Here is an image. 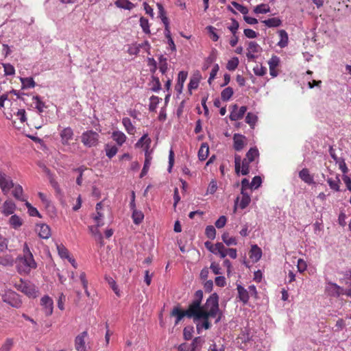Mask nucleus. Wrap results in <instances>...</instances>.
<instances>
[{"mask_svg":"<svg viewBox=\"0 0 351 351\" xmlns=\"http://www.w3.org/2000/svg\"><path fill=\"white\" fill-rule=\"evenodd\" d=\"M0 265L7 267L14 265V260L10 256H0Z\"/></svg>","mask_w":351,"mask_h":351,"instance_id":"obj_51","label":"nucleus"},{"mask_svg":"<svg viewBox=\"0 0 351 351\" xmlns=\"http://www.w3.org/2000/svg\"><path fill=\"white\" fill-rule=\"evenodd\" d=\"M23 88H34L36 86V83L32 77H25L21 78Z\"/></svg>","mask_w":351,"mask_h":351,"instance_id":"obj_44","label":"nucleus"},{"mask_svg":"<svg viewBox=\"0 0 351 351\" xmlns=\"http://www.w3.org/2000/svg\"><path fill=\"white\" fill-rule=\"evenodd\" d=\"M80 138L82 143L87 147H96L99 144V134L93 130L84 132Z\"/></svg>","mask_w":351,"mask_h":351,"instance_id":"obj_6","label":"nucleus"},{"mask_svg":"<svg viewBox=\"0 0 351 351\" xmlns=\"http://www.w3.org/2000/svg\"><path fill=\"white\" fill-rule=\"evenodd\" d=\"M14 189L12 191L13 196L18 200L21 202H27L25 199L23 197V190L20 184H14Z\"/></svg>","mask_w":351,"mask_h":351,"instance_id":"obj_24","label":"nucleus"},{"mask_svg":"<svg viewBox=\"0 0 351 351\" xmlns=\"http://www.w3.org/2000/svg\"><path fill=\"white\" fill-rule=\"evenodd\" d=\"M140 25L145 34H150L149 21L145 17L140 19Z\"/></svg>","mask_w":351,"mask_h":351,"instance_id":"obj_53","label":"nucleus"},{"mask_svg":"<svg viewBox=\"0 0 351 351\" xmlns=\"http://www.w3.org/2000/svg\"><path fill=\"white\" fill-rule=\"evenodd\" d=\"M13 345L12 339H7L1 348V351H10Z\"/></svg>","mask_w":351,"mask_h":351,"instance_id":"obj_64","label":"nucleus"},{"mask_svg":"<svg viewBox=\"0 0 351 351\" xmlns=\"http://www.w3.org/2000/svg\"><path fill=\"white\" fill-rule=\"evenodd\" d=\"M217 189V182L215 180H212L208 184L207 189V193L214 194Z\"/></svg>","mask_w":351,"mask_h":351,"instance_id":"obj_63","label":"nucleus"},{"mask_svg":"<svg viewBox=\"0 0 351 351\" xmlns=\"http://www.w3.org/2000/svg\"><path fill=\"white\" fill-rule=\"evenodd\" d=\"M87 335L88 332L86 331H84L75 337V348L77 351H85V338Z\"/></svg>","mask_w":351,"mask_h":351,"instance_id":"obj_10","label":"nucleus"},{"mask_svg":"<svg viewBox=\"0 0 351 351\" xmlns=\"http://www.w3.org/2000/svg\"><path fill=\"white\" fill-rule=\"evenodd\" d=\"M105 151H106V156L109 158H112L117 154V153L118 152V149L115 145H110L108 144L106 145Z\"/></svg>","mask_w":351,"mask_h":351,"instance_id":"obj_42","label":"nucleus"},{"mask_svg":"<svg viewBox=\"0 0 351 351\" xmlns=\"http://www.w3.org/2000/svg\"><path fill=\"white\" fill-rule=\"evenodd\" d=\"M187 78V73L185 71H180L178 73V82L175 86V90L179 94L182 91L184 83Z\"/></svg>","mask_w":351,"mask_h":351,"instance_id":"obj_16","label":"nucleus"},{"mask_svg":"<svg viewBox=\"0 0 351 351\" xmlns=\"http://www.w3.org/2000/svg\"><path fill=\"white\" fill-rule=\"evenodd\" d=\"M261 249L258 247L256 245H252L250 252V258L252 259L253 261L257 262L261 259Z\"/></svg>","mask_w":351,"mask_h":351,"instance_id":"obj_20","label":"nucleus"},{"mask_svg":"<svg viewBox=\"0 0 351 351\" xmlns=\"http://www.w3.org/2000/svg\"><path fill=\"white\" fill-rule=\"evenodd\" d=\"M270 11L269 6L267 4L261 3L255 7L254 12L256 14H266Z\"/></svg>","mask_w":351,"mask_h":351,"instance_id":"obj_46","label":"nucleus"},{"mask_svg":"<svg viewBox=\"0 0 351 351\" xmlns=\"http://www.w3.org/2000/svg\"><path fill=\"white\" fill-rule=\"evenodd\" d=\"M122 123L123 125H124L126 131L129 133V134H133L135 131V128L134 126L132 125V121L130 120V118L128 117H124L123 119H122Z\"/></svg>","mask_w":351,"mask_h":351,"instance_id":"obj_39","label":"nucleus"},{"mask_svg":"<svg viewBox=\"0 0 351 351\" xmlns=\"http://www.w3.org/2000/svg\"><path fill=\"white\" fill-rule=\"evenodd\" d=\"M40 305L43 306V310L46 316H49L53 313V302L49 296L44 295L40 299Z\"/></svg>","mask_w":351,"mask_h":351,"instance_id":"obj_8","label":"nucleus"},{"mask_svg":"<svg viewBox=\"0 0 351 351\" xmlns=\"http://www.w3.org/2000/svg\"><path fill=\"white\" fill-rule=\"evenodd\" d=\"M14 287L29 298H35L38 295V289L31 282L21 279L19 282L14 284Z\"/></svg>","mask_w":351,"mask_h":351,"instance_id":"obj_3","label":"nucleus"},{"mask_svg":"<svg viewBox=\"0 0 351 351\" xmlns=\"http://www.w3.org/2000/svg\"><path fill=\"white\" fill-rule=\"evenodd\" d=\"M262 22L268 27H277L282 24V21L278 18H271Z\"/></svg>","mask_w":351,"mask_h":351,"instance_id":"obj_31","label":"nucleus"},{"mask_svg":"<svg viewBox=\"0 0 351 351\" xmlns=\"http://www.w3.org/2000/svg\"><path fill=\"white\" fill-rule=\"evenodd\" d=\"M278 33L280 40L278 42V45L281 48L285 47L288 44V34L284 29L280 30Z\"/></svg>","mask_w":351,"mask_h":351,"instance_id":"obj_33","label":"nucleus"},{"mask_svg":"<svg viewBox=\"0 0 351 351\" xmlns=\"http://www.w3.org/2000/svg\"><path fill=\"white\" fill-rule=\"evenodd\" d=\"M237 289L238 291V298L240 301H241L244 304H246L248 302L250 295L249 293H247V289H245L241 285H238L237 287Z\"/></svg>","mask_w":351,"mask_h":351,"instance_id":"obj_19","label":"nucleus"},{"mask_svg":"<svg viewBox=\"0 0 351 351\" xmlns=\"http://www.w3.org/2000/svg\"><path fill=\"white\" fill-rule=\"evenodd\" d=\"M239 63V58L237 57H234L228 60L226 65V69L229 71H234L237 68Z\"/></svg>","mask_w":351,"mask_h":351,"instance_id":"obj_47","label":"nucleus"},{"mask_svg":"<svg viewBox=\"0 0 351 351\" xmlns=\"http://www.w3.org/2000/svg\"><path fill=\"white\" fill-rule=\"evenodd\" d=\"M335 162L339 165V169L343 173H346L348 171V169L343 158H339L337 160L335 161Z\"/></svg>","mask_w":351,"mask_h":351,"instance_id":"obj_61","label":"nucleus"},{"mask_svg":"<svg viewBox=\"0 0 351 351\" xmlns=\"http://www.w3.org/2000/svg\"><path fill=\"white\" fill-rule=\"evenodd\" d=\"M247 50V51L255 53L261 52L262 48L257 43L254 41H250L248 44Z\"/></svg>","mask_w":351,"mask_h":351,"instance_id":"obj_43","label":"nucleus"},{"mask_svg":"<svg viewBox=\"0 0 351 351\" xmlns=\"http://www.w3.org/2000/svg\"><path fill=\"white\" fill-rule=\"evenodd\" d=\"M16 204L12 200H6L1 208V212L5 215L8 216L13 214L16 210Z\"/></svg>","mask_w":351,"mask_h":351,"instance_id":"obj_11","label":"nucleus"},{"mask_svg":"<svg viewBox=\"0 0 351 351\" xmlns=\"http://www.w3.org/2000/svg\"><path fill=\"white\" fill-rule=\"evenodd\" d=\"M145 158L144 166H143V168L140 174L141 178H143L147 173L149 168L151 165V161L152 159V157L151 156V152L147 150V149H145Z\"/></svg>","mask_w":351,"mask_h":351,"instance_id":"obj_15","label":"nucleus"},{"mask_svg":"<svg viewBox=\"0 0 351 351\" xmlns=\"http://www.w3.org/2000/svg\"><path fill=\"white\" fill-rule=\"evenodd\" d=\"M206 29L208 30V33L210 34V38L213 41H217L219 39V36L216 33V28L209 25L206 27Z\"/></svg>","mask_w":351,"mask_h":351,"instance_id":"obj_60","label":"nucleus"},{"mask_svg":"<svg viewBox=\"0 0 351 351\" xmlns=\"http://www.w3.org/2000/svg\"><path fill=\"white\" fill-rule=\"evenodd\" d=\"M57 250L60 256L62 258H69V252L68 250L62 245H57Z\"/></svg>","mask_w":351,"mask_h":351,"instance_id":"obj_49","label":"nucleus"},{"mask_svg":"<svg viewBox=\"0 0 351 351\" xmlns=\"http://www.w3.org/2000/svg\"><path fill=\"white\" fill-rule=\"evenodd\" d=\"M145 141V150L147 149V150H149V147H150V143H151V139L149 138H148V135L147 134H144L138 141V142L136 143V147H143L144 145H143V142Z\"/></svg>","mask_w":351,"mask_h":351,"instance_id":"obj_35","label":"nucleus"},{"mask_svg":"<svg viewBox=\"0 0 351 351\" xmlns=\"http://www.w3.org/2000/svg\"><path fill=\"white\" fill-rule=\"evenodd\" d=\"M327 182L331 189L335 191H339V184L341 181L338 176H336L335 180L331 178H328L327 179Z\"/></svg>","mask_w":351,"mask_h":351,"instance_id":"obj_32","label":"nucleus"},{"mask_svg":"<svg viewBox=\"0 0 351 351\" xmlns=\"http://www.w3.org/2000/svg\"><path fill=\"white\" fill-rule=\"evenodd\" d=\"M254 73L257 76H263L267 73V68L261 65H256L253 69Z\"/></svg>","mask_w":351,"mask_h":351,"instance_id":"obj_57","label":"nucleus"},{"mask_svg":"<svg viewBox=\"0 0 351 351\" xmlns=\"http://www.w3.org/2000/svg\"><path fill=\"white\" fill-rule=\"evenodd\" d=\"M209 153V147L207 143H204L202 144L199 152H198V158L201 161L205 160Z\"/></svg>","mask_w":351,"mask_h":351,"instance_id":"obj_23","label":"nucleus"},{"mask_svg":"<svg viewBox=\"0 0 351 351\" xmlns=\"http://www.w3.org/2000/svg\"><path fill=\"white\" fill-rule=\"evenodd\" d=\"M171 316L176 317L175 325H177L184 317H186V314L185 311H182L180 306H177L172 309Z\"/></svg>","mask_w":351,"mask_h":351,"instance_id":"obj_18","label":"nucleus"},{"mask_svg":"<svg viewBox=\"0 0 351 351\" xmlns=\"http://www.w3.org/2000/svg\"><path fill=\"white\" fill-rule=\"evenodd\" d=\"M258 150L256 147H252L246 153L245 158L248 162H253L255 158L258 156Z\"/></svg>","mask_w":351,"mask_h":351,"instance_id":"obj_36","label":"nucleus"},{"mask_svg":"<svg viewBox=\"0 0 351 351\" xmlns=\"http://www.w3.org/2000/svg\"><path fill=\"white\" fill-rule=\"evenodd\" d=\"M90 233L95 237V239L99 241L101 245H104L103 243V236L100 231L99 230V228L97 227H95V226H90L88 227Z\"/></svg>","mask_w":351,"mask_h":351,"instance_id":"obj_34","label":"nucleus"},{"mask_svg":"<svg viewBox=\"0 0 351 351\" xmlns=\"http://www.w3.org/2000/svg\"><path fill=\"white\" fill-rule=\"evenodd\" d=\"M5 75H14L15 74L14 67L9 63L3 64Z\"/></svg>","mask_w":351,"mask_h":351,"instance_id":"obj_55","label":"nucleus"},{"mask_svg":"<svg viewBox=\"0 0 351 351\" xmlns=\"http://www.w3.org/2000/svg\"><path fill=\"white\" fill-rule=\"evenodd\" d=\"M149 100L150 103L149 105V110L150 112H154L156 111L157 106L161 100V98L158 97V96L152 95L149 98Z\"/></svg>","mask_w":351,"mask_h":351,"instance_id":"obj_41","label":"nucleus"},{"mask_svg":"<svg viewBox=\"0 0 351 351\" xmlns=\"http://www.w3.org/2000/svg\"><path fill=\"white\" fill-rule=\"evenodd\" d=\"M158 60L160 71L162 74H165L168 69L167 60L163 55H161L159 57Z\"/></svg>","mask_w":351,"mask_h":351,"instance_id":"obj_40","label":"nucleus"},{"mask_svg":"<svg viewBox=\"0 0 351 351\" xmlns=\"http://www.w3.org/2000/svg\"><path fill=\"white\" fill-rule=\"evenodd\" d=\"M16 268L19 273L28 274L32 269H35L37 266L33 255L29 256H19L16 260Z\"/></svg>","mask_w":351,"mask_h":351,"instance_id":"obj_2","label":"nucleus"},{"mask_svg":"<svg viewBox=\"0 0 351 351\" xmlns=\"http://www.w3.org/2000/svg\"><path fill=\"white\" fill-rule=\"evenodd\" d=\"M1 298L3 302L7 303L13 308H19L23 304L21 295L12 290L5 291L1 295Z\"/></svg>","mask_w":351,"mask_h":351,"instance_id":"obj_5","label":"nucleus"},{"mask_svg":"<svg viewBox=\"0 0 351 351\" xmlns=\"http://www.w3.org/2000/svg\"><path fill=\"white\" fill-rule=\"evenodd\" d=\"M14 187V182L10 176L0 171V188L4 195H7L10 190Z\"/></svg>","mask_w":351,"mask_h":351,"instance_id":"obj_7","label":"nucleus"},{"mask_svg":"<svg viewBox=\"0 0 351 351\" xmlns=\"http://www.w3.org/2000/svg\"><path fill=\"white\" fill-rule=\"evenodd\" d=\"M34 101L35 108L38 110L39 113H42L46 108L45 103L41 100L40 97L38 95L33 97Z\"/></svg>","mask_w":351,"mask_h":351,"instance_id":"obj_37","label":"nucleus"},{"mask_svg":"<svg viewBox=\"0 0 351 351\" xmlns=\"http://www.w3.org/2000/svg\"><path fill=\"white\" fill-rule=\"evenodd\" d=\"M61 141L63 145H68L69 141L73 137V131L70 127L64 128L60 133Z\"/></svg>","mask_w":351,"mask_h":351,"instance_id":"obj_14","label":"nucleus"},{"mask_svg":"<svg viewBox=\"0 0 351 351\" xmlns=\"http://www.w3.org/2000/svg\"><path fill=\"white\" fill-rule=\"evenodd\" d=\"M232 5L244 15H246L248 13V9L243 5H241L236 1H232Z\"/></svg>","mask_w":351,"mask_h":351,"instance_id":"obj_62","label":"nucleus"},{"mask_svg":"<svg viewBox=\"0 0 351 351\" xmlns=\"http://www.w3.org/2000/svg\"><path fill=\"white\" fill-rule=\"evenodd\" d=\"M204 339L202 337H195L192 343L189 345L190 347V351H196L199 349V348H201L203 343H204Z\"/></svg>","mask_w":351,"mask_h":351,"instance_id":"obj_27","label":"nucleus"},{"mask_svg":"<svg viewBox=\"0 0 351 351\" xmlns=\"http://www.w3.org/2000/svg\"><path fill=\"white\" fill-rule=\"evenodd\" d=\"M234 93L233 89L231 87L224 88L221 93L222 100L228 101Z\"/></svg>","mask_w":351,"mask_h":351,"instance_id":"obj_45","label":"nucleus"},{"mask_svg":"<svg viewBox=\"0 0 351 351\" xmlns=\"http://www.w3.org/2000/svg\"><path fill=\"white\" fill-rule=\"evenodd\" d=\"M250 162H248V160H247L246 158H244L242 160L241 164V170L240 169V172L241 173L242 175L246 176L250 173Z\"/></svg>","mask_w":351,"mask_h":351,"instance_id":"obj_50","label":"nucleus"},{"mask_svg":"<svg viewBox=\"0 0 351 351\" xmlns=\"http://www.w3.org/2000/svg\"><path fill=\"white\" fill-rule=\"evenodd\" d=\"M132 217L134 223L138 225L143 221L144 219V214L141 210H135L132 211Z\"/></svg>","mask_w":351,"mask_h":351,"instance_id":"obj_38","label":"nucleus"},{"mask_svg":"<svg viewBox=\"0 0 351 351\" xmlns=\"http://www.w3.org/2000/svg\"><path fill=\"white\" fill-rule=\"evenodd\" d=\"M215 249L214 254H219L222 258L227 256L228 248H226L222 243H217Z\"/></svg>","mask_w":351,"mask_h":351,"instance_id":"obj_25","label":"nucleus"},{"mask_svg":"<svg viewBox=\"0 0 351 351\" xmlns=\"http://www.w3.org/2000/svg\"><path fill=\"white\" fill-rule=\"evenodd\" d=\"M203 307L204 317H216L215 323L219 322L223 317V313L219 306V296L216 293H212L206 300Z\"/></svg>","mask_w":351,"mask_h":351,"instance_id":"obj_1","label":"nucleus"},{"mask_svg":"<svg viewBox=\"0 0 351 351\" xmlns=\"http://www.w3.org/2000/svg\"><path fill=\"white\" fill-rule=\"evenodd\" d=\"M233 110L230 112V119L232 121H237L243 118L245 112L247 111L246 106H241L237 110V106L235 104L233 106Z\"/></svg>","mask_w":351,"mask_h":351,"instance_id":"obj_13","label":"nucleus"},{"mask_svg":"<svg viewBox=\"0 0 351 351\" xmlns=\"http://www.w3.org/2000/svg\"><path fill=\"white\" fill-rule=\"evenodd\" d=\"M234 149L236 151H241L246 145V138L240 134H234L233 136Z\"/></svg>","mask_w":351,"mask_h":351,"instance_id":"obj_12","label":"nucleus"},{"mask_svg":"<svg viewBox=\"0 0 351 351\" xmlns=\"http://www.w3.org/2000/svg\"><path fill=\"white\" fill-rule=\"evenodd\" d=\"M115 5L120 8L130 10L134 8V5L129 0H117Z\"/></svg>","mask_w":351,"mask_h":351,"instance_id":"obj_28","label":"nucleus"},{"mask_svg":"<svg viewBox=\"0 0 351 351\" xmlns=\"http://www.w3.org/2000/svg\"><path fill=\"white\" fill-rule=\"evenodd\" d=\"M9 223L13 228L18 229L22 226L23 221L18 215H13L9 219Z\"/></svg>","mask_w":351,"mask_h":351,"instance_id":"obj_30","label":"nucleus"},{"mask_svg":"<svg viewBox=\"0 0 351 351\" xmlns=\"http://www.w3.org/2000/svg\"><path fill=\"white\" fill-rule=\"evenodd\" d=\"M188 318H193L194 322L200 321L201 317H204V311L203 307L198 302L192 301L185 311Z\"/></svg>","mask_w":351,"mask_h":351,"instance_id":"obj_4","label":"nucleus"},{"mask_svg":"<svg viewBox=\"0 0 351 351\" xmlns=\"http://www.w3.org/2000/svg\"><path fill=\"white\" fill-rule=\"evenodd\" d=\"M343 291L342 287L331 282H328L326 287V291L329 295L332 297H339L341 294H343Z\"/></svg>","mask_w":351,"mask_h":351,"instance_id":"obj_9","label":"nucleus"},{"mask_svg":"<svg viewBox=\"0 0 351 351\" xmlns=\"http://www.w3.org/2000/svg\"><path fill=\"white\" fill-rule=\"evenodd\" d=\"M257 117L255 114L251 112L247 114L245 117V122L248 123L251 127H253L255 125Z\"/></svg>","mask_w":351,"mask_h":351,"instance_id":"obj_56","label":"nucleus"},{"mask_svg":"<svg viewBox=\"0 0 351 351\" xmlns=\"http://www.w3.org/2000/svg\"><path fill=\"white\" fill-rule=\"evenodd\" d=\"M299 177L306 183L307 184H312L314 182L313 181V177L311 176L309 173V171L308 169H302L299 172Z\"/></svg>","mask_w":351,"mask_h":351,"instance_id":"obj_22","label":"nucleus"},{"mask_svg":"<svg viewBox=\"0 0 351 351\" xmlns=\"http://www.w3.org/2000/svg\"><path fill=\"white\" fill-rule=\"evenodd\" d=\"M112 138L119 145H122L126 139V136L120 131H115L112 132Z\"/></svg>","mask_w":351,"mask_h":351,"instance_id":"obj_26","label":"nucleus"},{"mask_svg":"<svg viewBox=\"0 0 351 351\" xmlns=\"http://www.w3.org/2000/svg\"><path fill=\"white\" fill-rule=\"evenodd\" d=\"M25 204L28 209V213L30 216H32V217L37 216L38 217H41L38 210L36 208L33 207L30 203H29L28 202H25Z\"/></svg>","mask_w":351,"mask_h":351,"instance_id":"obj_54","label":"nucleus"},{"mask_svg":"<svg viewBox=\"0 0 351 351\" xmlns=\"http://www.w3.org/2000/svg\"><path fill=\"white\" fill-rule=\"evenodd\" d=\"M39 229L37 230L38 231V235L42 239H48L51 236V230L49 226H47L45 223H42L40 226H38Z\"/></svg>","mask_w":351,"mask_h":351,"instance_id":"obj_21","label":"nucleus"},{"mask_svg":"<svg viewBox=\"0 0 351 351\" xmlns=\"http://www.w3.org/2000/svg\"><path fill=\"white\" fill-rule=\"evenodd\" d=\"M193 327H185L183 330V336L184 339L190 340L193 337Z\"/></svg>","mask_w":351,"mask_h":351,"instance_id":"obj_59","label":"nucleus"},{"mask_svg":"<svg viewBox=\"0 0 351 351\" xmlns=\"http://www.w3.org/2000/svg\"><path fill=\"white\" fill-rule=\"evenodd\" d=\"M205 234L208 238L213 240L216 237V230L213 226H208L206 228Z\"/></svg>","mask_w":351,"mask_h":351,"instance_id":"obj_52","label":"nucleus"},{"mask_svg":"<svg viewBox=\"0 0 351 351\" xmlns=\"http://www.w3.org/2000/svg\"><path fill=\"white\" fill-rule=\"evenodd\" d=\"M222 241L228 246L235 245L237 242L234 237H230L228 233H223L222 234Z\"/></svg>","mask_w":351,"mask_h":351,"instance_id":"obj_48","label":"nucleus"},{"mask_svg":"<svg viewBox=\"0 0 351 351\" xmlns=\"http://www.w3.org/2000/svg\"><path fill=\"white\" fill-rule=\"evenodd\" d=\"M210 317H201L200 321H197L196 323V328L198 334H200L202 329L208 330L211 327V324L208 319Z\"/></svg>","mask_w":351,"mask_h":351,"instance_id":"obj_17","label":"nucleus"},{"mask_svg":"<svg viewBox=\"0 0 351 351\" xmlns=\"http://www.w3.org/2000/svg\"><path fill=\"white\" fill-rule=\"evenodd\" d=\"M280 58L274 55L268 61L269 67L277 68L280 64Z\"/></svg>","mask_w":351,"mask_h":351,"instance_id":"obj_58","label":"nucleus"},{"mask_svg":"<svg viewBox=\"0 0 351 351\" xmlns=\"http://www.w3.org/2000/svg\"><path fill=\"white\" fill-rule=\"evenodd\" d=\"M149 85L151 86V90L153 92H158L161 89V84L160 80L158 77L152 75V80L149 82Z\"/></svg>","mask_w":351,"mask_h":351,"instance_id":"obj_29","label":"nucleus"}]
</instances>
